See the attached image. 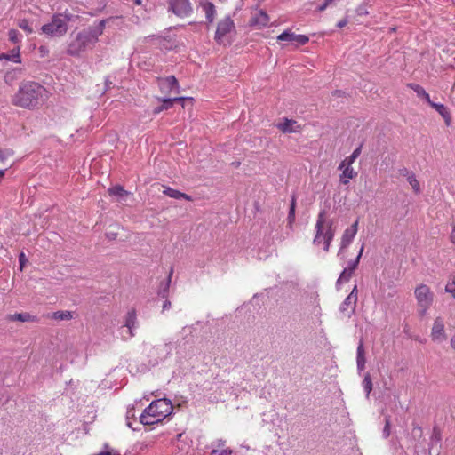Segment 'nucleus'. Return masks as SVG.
<instances>
[{"label":"nucleus","mask_w":455,"mask_h":455,"mask_svg":"<svg viewBox=\"0 0 455 455\" xmlns=\"http://www.w3.org/2000/svg\"><path fill=\"white\" fill-rule=\"evenodd\" d=\"M49 98V92L41 84L35 82L23 83L16 94L12 103L15 106L33 109L44 104Z\"/></svg>","instance_id":"1"},{"label":"nucleus","mask_w":455,"mask_h":455,"mask_svg":"<svg viewBox=\"0 0 455 455\" xmlns=\"http://www.w3.org/2000/svg\"><path fill=\"white\" fill-rule=\"evenodd\" d=\"M105 24V20H100L97 25L79 32L68 44V53L78 56L92 47L98 42L99 36L102 35Z\"/></svg>","instance_id":"2"},{"label":"nucleus","mask_w":455,"mask_h":455,"mask_svg":"<svg viewBox=\"0 0 455 455\" xmlns=\"http://www.w3.org/2000/svg\"><path fill=\"white\" fill-rule=\"evenodd\" d=\"M315 231L313 243L315 246H323V251L328 252L335 236L336 227L333 226V220L326 216L324 211L320 212L317 216Z\"/></svg>","instance_id":"3"},{"label":"nucleus","mask_w":455,"mask_h":455,"mask_svg":"<svg viewBox=\"0 0 455 455\" xmlns=\"http://www.w3.org/2000/svg\"><path fill=\"white\" fill-rule=\"evenodd\" d=\"M171 401L158 399L152 402L140 414V419L143 425H153L162 421L172 412Z\"/></svg>","instance_id":"4"},{"label":"nucleus","mask_w":455,"mask_h":455,"mask_svg":"<svg viewBox=\"0 0 455 455\" xmlns=\"http://www.w3.org/2000/svg\"><path fill=\"white\" fill-rule=\"evenodd\" d=\"M68 19L67 16L58 13L52 16L51 22L44 24L41 30L44 34L51 36H61L68 30Z\"/></svg>","instance_id":"5"},{"label":"nucleus","mask_w":455,"mask_h":455,"mask_svg":"<svg viewBox=\"0 0 455 455\" xmlns=\"http://www.w3.org/2000/svg\"><path fill=\"white\" fill-rule=\"evenodd\" d=\"M415 297L420 307V314L424 315L433 303L434 294L428 286L420 284L415 289Z\"/></svg>","instance_id":"6"},{"label":"nucleus","mask_w":455,"mask_h":455,"mask_svg":"<svg viewBox=\"0 0 455 455\" xmlns=\"http://www.w3.org/2000/svg\"><path fill=\"white\" fill-rule=\"evenodd\" d=\"M357 303V287L353 288L352 291L347 296L339 307V317L341 319H349L355 311Z\"/></svg>","instance_id":"7"},{"label":"nucleus","mask_w":455,"mask_h":455,"mask_svg":"<svg viewBox=\"0 0 455 455\" xmlns=\"http://www.w3.org/2000/svg\"><path fill=\"white\" fill-rule=\"evenodd\" d=\"M235 30V23L233 20L227 16L223 20H220L217 25L215 32V40L219 44H222L224 37Z\"/></svg>","instance_id":"8"},{"label":"nucleus","mask_w":455,"mask_h":455,"mask_svg":"<svg viewBox=\"0 0 455 455\" xmlns=\"http://www.w3.org/2000/svg\"><path fill=\"white\" fill-rule=\"evenodd\" d=\"M169 10L178 17H188L192 12V6L189 0H168Z\"/></svg>","instance_id":"9"},{"label":"nucleus","mask_w":455,"mask_h":455,"mask_svg":"<svg viewBox=\"0 0 455 455\" xmlns=\"http://www.w3.org/2000/svg\"><path fill=\"white\" fill-rule=\"evenodd\" d=\"M431 339L433 341L437 343L443 342L447 339L444 320L440 316L436 317L434 321L431 329Z\"/></svg>","instance_id":"10"},{"label":"nucleus","mask_w":455,"mask_h":455,"mask_svg":"<svg viewBox=\"0 0 455 455\" xmlns=\"http://www.w3.org/2000/svg\"><path fill=\"white\" fill-rule=\"evenodd\" d=\"M357 230L358 220L355 221V223L351 227L345 229L341 236L340 248L339 250L338 256H340L343 253L344 250H346L350 245L357 233Z\"/></svg>","instance_id":"11"},{"label":"nucleus","mask_w":455,"mask_h":455,"mask_svg":"<svg viewBox=\"0 0 455 455\" xmlns=\"http://www.w3.org/2000/svg\"><path fill=\"white\" fill-rule=\"evenodd\" d=\"M158 86L160 88L161 92L166 95L171 94L172 92H180L178 81L172 76L160 79L158 81Z\"/></svg>","instance_id":"12"},{"label":"nucleus","mask_w":455,"mask_h":455,"mask_svg":"<svg viewBox=\"0 0 455 455\" xmlns=\"http://www.w3.org/2000/svg\"><path fill=\"white\" fill-rule=\"evenodd\" d=\"M177 346L174 342H168L156 346L153 348V353L156 355L157 361H164L172 352L176 349Z\"/></svg>","instance_id":"13"},{"label":"nucleus","mask_w":455,"mask_h":455,"mask_svg":"<svg viewBox=\"0 0 455 455\" xmlns=\"http://www.w3.org/2000/svg\"><path fill=\"white\" fill-rule=\"evenodd\" d=\"M136 329V314L134 310H130L125 318V323L121 328L123 339H129L133 336L132 331Z\"/></svg>","instance_id":"14"},{"label":"nucleus","mask_w":455,"mask_h":455,"mask_svg":"<svg viewBox=\"0 0 455 455\" xmlns=\"http://www.w3.org/2000/svg\"><path fill=\"white\" fill-rule=\"evenodd\" d=\"M278 41H288L296 45H305L308 43L309 38L305 35H297L291 30H285L277 36Z\"/></svg>","instance_id":"15"},{"label":"nucleus","mask_w":455,"mask_h":455,"mask_svg":"<svg viewBox=\"0 0 455 455\" xmlns=\"http://www.w3.org/2000/svg\"><path fill=\"white\" fill-rule=\"evenodd\" d=\"M363 251V245L361 247L356 259L354 260L353 266L345 267V269L340 274L339 277L337 280V286H339L340 284L349 281V279L352 276L353 272L355 271V269L357 267V266L359 264V260L361 259Z\"/></svg>","instance_id":"16"},{"label":"nucleus","mask_w":455,"mask_h":455,"mask_svg":"<svg viewBox=\"0 0 455 455\" xmlns=\"http://www.w3.org/2000/svg\"><path fill=\"white\" fill-rule=\"evenodd\" d=\"M269 21V16L264 11L260 10L252 14L250 20V26L257 29H261L267 27Z\"/></svg>","instance_id":"17"},{"label":"nucleus","mask_w":455,"mask_h":455,"mask_svg":"<svg viewBox=\"0 0 455 455\" xmlns=\"http://www.w3.org/2000/svg\"><path fill=\"white\" fill-rule=\"evenodd\" d=\"M276 127L283 133H299L301 132V126L298 122L288 118L278 123Z\"/></svg>","instance_id":"18"},{"label":"nucleus","mask_w":455,"mask_h":455,"mask_svg":"<svg viewBox=\"0 0 455 455\" xmlns=\"http://www.w3.org/2000/svg\"><path fill=\"white\" fill-rule=\"evenodd\" d=\"M339 169L342 171L339 180L344 185H347L350 180L357 176V172L350 165L343 166V164H339Z\"/></svg>","instance_id":"19"},{"label":"nucleus","mask_w":455,"mask_h":455,"mask_svg":"<svg viewBox=\"0 0 455 455\" xmlns=\"http://www.w3.org/2000/svg\"><path fill=\"white\" fill-rule=\"evenodd\" d=\"M429 105L442 116V117L444 119L446 125H451V116L449 109L443 104L435 103L431 101Z\"/></svg>","instance_id":"20"},{"label":"nucleus","mask_w":455,"mask_h":455,"mask_svg":"<svg viewBox=\"0 0 455 455\" xmlns=\"http://www.w3.org/2000/svg\"><path fill=\"white\" fill-rule=\"evenodd\" d=\"M366 358H365V350L363 347V343L361 340L358 344L356 350V364L359 371H362L365 368Z\"/></svg>","instance_id":"21"},{"label":"nucleus","mask_w":455,"mask_h":455,"mask_svg":"<svg viewBox=\"0 0 455 455\" xmlns=\"http://www.w3.org/2000/svg\"><path fill=\"white\" fill-rule=\"evenodd\" d=\"M200 4L205 13V18L208 22L212 23L214 20L216 15V10L213 4L208 1H201Z\"/></svg>","instance_id":"22"},{"label":"nucleus","mask_w":455,"mask_h":455,"mask_svg":"<svg viewBox=\"0 0 455 455\" xmlns=\"http://www.w3.org/2000/svg\"><path fill=\"white\" fill-rule=\"evenodd\" d=\"M7 319L10 321L35 322L36 317L28 313H16L7 315Z\"/></svg>","instance_id":"23"},{"label":"nucleus","mask_w":455,"mask_h":455,"mask_svg":"<svg viewBox=\"0 0 455 455\" xmlns=\"http://www.w3.org/2000/svg\"><path fill=\"white\" fill-rule=\"evenodd\" d=\"M110 196L117 197L119 201H125V198L129 196L128 192L125 191L121 186H115L108 189Z\"/></svg>","instance_id":"24"},{"label":"nucleus","mask_w":455,"mask_h":455,"mask_svg":"<svg viewBox=\"0 0 455 455\" xmlns=\"http://www.w3.org/2000/svg\"><path fill=\"white\" fill-rule=\"evenodd\" d=\"M164 194L174 199H186L188 201L191 200V197L188 195L171 188H165Z\"/></svg>","instance_id":"25"},{"label":"nucleus","mask_w":455,"mask_h":455,"mask_svg":"<svg viewBox=\"0 0 455 455\" xmlns=\"http://www.w3.org/2000/svg\"><path fill=\"white\" fill-rule=\"evenodd\" d=\"M409 86L416 92L418 97L424 99L428 104H430L432 101L430 96L421 85L410 84Z\"/></svg>","instance_id":"26"},{"label":"nucleus","mask_w":455,"mask_h":455,"mask_svg":"<svg viewBox=\"0 0 455 455\" xmlns=\"http://www.w3.org/2000/svg\"><path fill=\"white\" fill-rule=\"evenodd\" d=\"M404 172H406L407 181L411 186L414 192L417 194L419 193L420 192V185H419V182L418 181L415 174H413L412 172H409L407 170H404Z\"/></svg>","instance_id":"27"},{"label":"nucleus","mask_w":455,"mask_h":455,"mask_svg":"<svg viewBox=\"0 0 455 455\" xmlns=\"http://www.w3.org/2000/svg\"><path fill=\"white\" fill-rule=\"evenodd\" d=\"M361 154V147H358L357 148H355L353 153L346 157L340 164H343V166L344 165H350L352 166V164H354V162L355 161V159L360 156Z\"/></svg>","instance_id":"28"},{"label":"nucleus","mask_w":455,"mask_h":455,"mask_svg":"<svg viewBox=\"0 0 455 455\" xmlns=\"http://www.w3.org/2000/svg\"><path fill=\"white\" fill-rule=\"evenodd\" d=\"M52 318L59 321L70 320L73 315L70 311H57L52 314Z\"/></svg>","instance_id":"29"},{"label":"nucleus","mask_w":455,"mask_h":455,"mask_svg":"<svg viewBox=\"0 0 455 455\" xmlns=\"http://www.w3.org/2000/svg\"><path fill=\"white\" fill-rule=\"evenodd\" d=\"M161 100L163 102L162 108L169 109L170 108H172L173 102H175V101L182 102L185 100V98H183V97L164 98Z\"/></svg>","instance_id":"30"},{"label":"nucleus","mask_w":455,"mask_h":455,"mask_svg":"<svg viewBox=\"0 0 455 455\" xmlns=\"http://www.w3.org/2000/svg\"><path fill=\"white\" fill-rule=\"evenodd\" d=\"M4 60L15 62V63H20L21 60L19 53V48L16 50H12L11 53H8L4 55Z\"/></svg>","instance_id":"31"},{"label":"nucleus","mask_w":455,"mask_h":455,"mask_svg":"<svg viewBox=\"0 0 455 455\" xmlns=\"http://www.w3.org/2000/svg\"><path fill=\"white\" fill-rule=\"evenodd\" d=\"M363 387L364 391L366 392V395L369 396L371 391L372 390V382L369 373L364 376L363 380Z\"/></svg>","instance_id":"32"},{"label":"nucleus","mask_w":455,"mask_h":455,"mask_svg":"<svg viewBox=\"0 0 455 455\" xmlns=\"http://www.w3.org/2000/svg\"><path fill=\"white\" fill-rule=\"evenodd\" d=\"M19 27L26 31L28 34L33 33V28L31 25L29 24L28 20H20L18 23Z\"/></svg>","instance_id":"33"},{"label":"nucleus","mask_w":455,"mask_h":455,"mask_svg":"<svg viewBox=\"0 0 455 455\" xmlns=\"http://www.w3.org/2000/svg\"><path fill=\"white\" fill-rule=\"evenodd\" d=\"M20 33L15 29H11L8 32L9 40L17 44L20 41Z\"/></svg>","instance_id":"34"},{"label":"nucleus","mask_w":455,"mask_h":455,"mask_svg":"<svg viewBox=\"0 0 455 455\" xmlns=\"http://www.w3.org/2000/svg\"><path fill=\"white\" fill-rule=\"evenodd\" d=\"M295 220V200L292 199V202H291V207H290V211H289V215H288V220H289V223L291 224Z\"/></svg>","instance_id":"35"},{"label":"nucleus","mask_w":455,"mask_h":455,"mask_svg":"<svg viewBox=\"0 0 455 455\" xmlns=\"http://www.w3.org/2000/svg\"><path fill=\"white\" fill-rule=\"evenodd\" d=\"M28 262V259L24 252H20L19 255L20 270L22 271Z\"/></svg>","instance_id":"36"},{"label":"nucleus","mask_w":455,"mask_h":455,"mask_svg":"<svg viewBox=\"0 0 455 455\" xmlns=\"http://www.w3.org/2000/svg\"><path fill=\"white\" fill-rule=\"evenodd\" d=\"M441 441V433L440 431L435 427L434 430H433V434H432V437H431V442L432 443H438Z\"/></svg>","instance_id":"37"},{"label":"nucleus","mask_w":455,"mask_h":455,"mask_svg":"<svg viewBox=\"0 0 455 455\" xmlns=\"http://www.w3.org/2000/svg\"><path fill=\"white\" fill-rule=\"evenodd\" d=\"M445 291L452 294V297L455 299V281L447 283Z\"/></svg>","instance_id":"38"},{"label":"nucleus","mask_w":455,"mask_h":455,"mask_svg":"<svg viewBox=\"0 0 455 455\" xmlns=\"http://www.w3.org/2000/svg\"><path fill=\"white\" fill-rule=\"evenodd\" d=\"M211 454L212 455H214V454H218V455H231L232 454V450L227 448V449H224V450H221L220 451H219L218 450L213 449L211 451Z\"/></svg>","instance_id":"39"},{"label":"nucleus","mask_w":455,"mask_h":455,"mask_svg":"<svg viewBox=\"0 0 455 455\" xmlns=\"http://www.w3.org/2000/svg\"><path fill=\"white\" fill-rule=\"evenodd\" d=\"M171 275H172V272L170 273L168 278H167V281L166 283H164V288L163 290V291H161V295L163 297L165 296V293L167 292L168 289H169V284H170V282H171Z\"/></svg>","instance_id":"40"},{"label":"nucleus","mask_w":455,"mask_h":455,"mask_svg":"<svg viewBox=\"0 0 455 455\" xmlns=\"http://www.w3.org/2000/svg\"><path fill=\"white\" fill-rule=\"evenodd\" d=\"M12 154V150H9V149L1 150L0 151V158L3 161L4 159V157H6V156H10Z\"/></svg>","instance_id":"41"},{"label":"nucleus","mask_w":455,"mask_h":455,"mask_svg":"<svg viewBox=\"0 0 455 455\" xmlns=\"http://www.w3.org/2000/svg\"><path fill=\"white\" fill-rule=\"evenodd\" d=\"M331 1H327L325 0L324 3L319 6V11H323L326 9V7L329 5V4L331 3Z\"/></svg>","instance_id":"42"},{"label":"nucleus","mask_w":455,"mask_h":455,"mask_svg":"<svg viewBox=\"0 0 455 455\" xmlns=\"http://www.w3.org/2000/svg\"><path fill=\"white\" fill-rule=\"evenodd\" d=\"M225 443H226V441H225V440L219 439V440H217V441L215 442V445H216L217 447H222V446H224V445H225Z\"/></svg>","instance_id":"43"},{"label":"nucleus","mask_w":455,"mask_h":455,"mask_svg":"<svg viewBox=\"0 0 455 455\" xmlns=\"http://www.w3.org/2000/svg\"><path fill=\"white\" fill-rule=\"evenodd\" d=\"M347 24V20L344 19V20H339V21L338 22L337 26H338L339 28H343V27H345Z\"/></svg>","instance_id":"44"},{"label":"nucleus","mask_w":455,"mask_h":455,"mask_svg":"<svg viewBox=\"0 0 455 455\" xmlns=\"http://www.w3.org/2000/svg\"><path fill=\"white\" fill-rule=\"evenodd\" d=\"M171 307V302L169 300H165L163 304V310H167Z\"/></svg>","instance_id":"45"},{"label":"nucleus","mask_w":455,"mask_h":455,"mask_svg":"<svg viewBox=\"0 0 455 455\" xmlns=\"http://www.w3.org/2000/svg\"><path fill=\"white\" fill-rule=\"evenodd\" d=\"M412 432H413V435H421V433H422V430H421V428H420V427H414V428H413V431H412Z\"/></svg>","instance_id":"46"},{"label":"nucleus","mask_w":455,"mask_h":455,"mask_svg":"<svg viewBox=\"0 0 455 455\" xmlns=\"http://www.w3.org/2000/svg\"><path fill=\"white\" fill-rule=\"evenodd\" d=\"M388 427H389V423H388V421H387L386 426H385V428H384V435H385L386 436H388V435H389Z\"/></svg>","instance_id":"47"},{"label":"nucleus","mask_w":455,"mask_h":455,"mask_svg":"<svg viewBox=\"0 0 455 455\" xmlns=\"http://www.w3.org/2000/svg\"><path fill=\"white\" fill-rule=\"evenodd\" d=\"M164 110V108H162V106L160 107H157L154 109V114H158L160 113L161 111Z\"/></svg>","instance_id":"48"},{"label":"nucleus","mask_w":455,"mask_h":455,"mask_svg":"<svg viewBox=\"0 0 455 455\" xmlns=\"http://www.w3.org/2000/svg\"><path fill=\"white\" fill-rule=\"evenodd\" d=\"M451 346L455 350V336H453L451 339Z\"/></svg>","instance_id":"49"},{"label":"nucleus","mask_w":455,"mask_h":455,"mask_svg":"<svg viewBox=\"0 0 455 455\" xmlns=\"http://www.w3.org/2000/svg\"><path fill=\"white\" fill-rule=\"evenodd\" d=\"M134 1V4H137V5H141L142 4V0H133Z\"/></svg>","instance_id":"50"},{"label":"nucleus","mask_w":455,"mask_h":455,"mask_svg":"<svg viewBox=\"0 0 455 455\" xmlns=\"http://www.w3.org/2000/svg\"><path fill=\"white\" fill-rule=\"evenodd\" d=\"M4 175V170H0V180H2Z\"/></svg>","instance_id":"51"},{"label":"nucleus","mask_w":455,"mask_h":455,"mask_svg":"<svg viewBox=\"0 0 455 455\" xmlns=\"http://www.w3.org/2000/svg\"><path fill=\"white\" fill-rule=\"evenodd\" d=\"M379 289H380V291H382V292L385 291L384 284L382 283H380V288Z\"/></svg>","instance_id":"52"},{"label":"nucleus","mask_w":455,"mask_h":455,"mask_svg":"<svg viewBox=\"0 0 455 455\" xmlns=\"http://www.w3.org/2000/svg\"><path fill=\"white\" fill-rule=\"evenodd\" d=\"M4 55H6L5 53H3L0 55V60H4Z\"/></svg>","instance_id":"53"},{"label":"nucleus","mask_w":455,"mask_h":455,"mask_svg":"<svg viewBox=\"0 0 455 455\" xmlns=\"http://www.w3.org/2000/svg\"><path fill=\"white\" fill-rule=\"evenodd\" d=\"M353 262H354V260L349 261L347 267H352L353 266Z\"/></svg>","instance_id":"54"},{"label":"nucleus","mask_w":455,"mask_h":455,"mask_svg":"<svg viewBox=\"0 0 455 455\" xmlns=\"http://www.w3.org/2000/svg\"><path fill=\"white\" fill-rule=\"evenodd\" d=\"M363 12V9H359V14H362Z\"/></svg>","instance_id":"55"},{"label":"nucleus","mask_w":455,"mask_h":455,"mask_svg":"<svg viewBox=\"0 0 455 455\" xmlns=\"http://www.w3.org/2000/svg\"><path fill=\"white\" fill-rule=\"evenodd\" d=\"M363 12V9H359V14H362Z\"/></svg>","instance_id":"56"},{"label":"nucleus","mask_w":455,"mask_h":455,"mask_svg":"<svg viewBox=\"0 0 455 455\" xmlns=\"http://www.w3.org/2000/svg\"><path fill=\"white\" fill-rule=\"evenodd\" d=\"M452 242L455 243V237L452 235Z\"/></svg>","instance_id":"57"},{"label":"nucleus","mask_w":455,"mask_h":455,"mask_svg":"<svg viewBox=\"0 0 455 455\" xmlns=\"http://www.w3.org/2000/svg\"><path fill=\"white\" fill-rule=\"evenodd\" d=\"M128 414L133 416V414H132V411H128Z\"/></svg>","instance_id":"58"}]
</instances>
